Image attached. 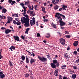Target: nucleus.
<instances>
[{"mask_svg": "<svg viewBox=\"0 0 79 79\" xmlns=\"http://www.w3.org/2000/svg\"><path fill=\"white\" fill-rule=\"evenodd\" d=\"M57 34H59L60 35H61V34L60 32H57Z\"/></svg>", "mask_w": 79, "mask_h": 79, "instance_id": "62", "label": "nucleus"}, {"mask_svg": "<svg viewBox=\"0 0 79 79\" xmlns=\"http://www.w3.org/2000/svg\"><path fill=\"white\" fill-rule=\"evenodd\" d=\"M29 29H30L29 28H27L25 31V34H26V33L28 34V32H29Z\"/></svg>", "mask_w": 79, "mask_h": 79, "instance_id": "29", "label": "nucleus"}, {"mask_svg": "<svg viewBox=\"0 0 79 79\" xmlns=\"http://www.w3.org/2000/svg\"><path fill=\"white\" fill-rule=\"evenodd\" d=\"M9 2V3H11L12 2V1H13V0H8Z\"/></svg>", "mask_w": 79, "mask_h": 79, "instance_id": "61", "label": "nucleus"}, {"mask_svg": "<svg viewBox=\"0 0 79 79\" xmlns=\"http://www.w3.org/2000/svg\"><path fill=\"white\" fill-rule=\"evenodd\" d=\"M68 56H69V55H68V53H67L65 52L64 54V58H66V59H67L68 58Z\"/></svg>", "mask_w": 79, "mask_h": 79, "instance_id": "15", "label": "nucleus"}, {"mask_svg": "<svg viewBox=\"0 0 79 79\" xmlns=\"http://www.w3.org/2000/svg\"><path fill=\"white\" fill-rule=\"evenodd\" d=\"M46 35H45V37H46V38H49L50 37V35L49 33H47L46 34Z\"/></svg>", "mask_w": 79, "mask_h": 79, "instance_id": "26", "label": "nucleus"}, {"mask_svg": "<svg viewBox=\"0 0 79 79\" xmlns=\"http://www.w3.org/2000/svg\"><path fill=\"white\" fill-rule=\"evenodd\" d=\"M73 73H74V71H73L72 70H70V74H73Z\"/></svg>", "mask_w": 79, "mask_h": 79, "instance_id": "44", "label": "nucleus"}, {"mask_svg": "<svg viewBox=\"0 0 79 79\" xmlns=\"http://www.w3.org/2000/svg\"><path fill=\"white\" fill-rule=\"evenodd\" d=\"M79 62V59H78L75 61V63H78Z\"/></svg>", "mask_w": 79, "mask_h": 79, "instance_id": "43", "label": "nucleus"}, {"mask_svg": "<svg viewBox=\"0 0 79 79\" xmlns=\"http://www.w3.org/2000/svg\"><path fill=\"white\" fill-rule=\"evenodd\" d=\"M79 42L78 41H75L73 43V45L75 47H76L78 45Z\"/></svg>", "mask_w": 79, "mask_h": 79, "instance_id": "19", "label": "nucleus"}, {"mask_svg": "<svg viewBox=\"0 0 79 79\" xmlns=\"http://www.w3.org/2000/svg\"><path fill=\"white\" fill-rule=\"evenodd\" d=\"M50 54L46 55V56L48 57H47V58H48V59H49V60H51V57H50Z\"/></svg>", "mask_w": 79, "mask_h": 79, "instance_id": "33", "label": "nucleus"}, {"mask_svg": "<svg viewBox=\"0 0 79 79\" xmlns=\"http://www.w3.org/2000/svg\"><path fill=\"white\" fill-rule=\"evenodd\" d=\"M16 24L17 25H18V26L21 25V22H20L19 21L16 22Z\"/></svg>", "mask_w": 79, "mask_h": 79, "instance_id": "31", "label": "nucleus"}, {"mask_svg": "<svg viewBox=\"0 0 79 79\" xmlns=\"http://www.w3.org/2000/svg\"><path fill=\"white\" fill-rule=\"evenodd\" d=\"M30 13V16H32L33 17V16H35V14H33L34 13V11H31Z\"/></svg>", "mask_w": 79, "mask_h": 79, "instance_id": "12", "label": "nucleus"}, {"mask_svg": "<svg viewBox=\"0 0 79 79\" xmlns=\"http://www.w3.org/2000/svg\"><path fill=\"white\" fill-rule=\"evenodd\" d=\"M25 23L24 25L25 27H29V23L27 22Z\"/></svg>", "mask_w": 79, "mask_h": 79, "instance_id": "21", "label": "nucleus"}, {"mask_svg": "<svg viewBox=\"0 0 79 79\" xmlns=\"http://www.w3.org/2000/svg\"><path fill=\"white\" fill-rule=\"evenodd\" d=\"M59 64H60L58 63L57 64H56V65L55 64L53 63H51L50 64L51 68L54 69H56V67H58V66H59Z\"/></svg>", "mask_w": 79, "mask_h": 79, "instance_id": "3", "label": "nucleus"}, {"mask_svg": "<svg viewBox=\"0 0 79 79\" xmlns=\"http://www.w3.org/2000/svg\"><path fill=\"white\" fill-rule=\"evenodd\" d=\"M63 79H68L67 78V77H63Z\"/></svg>", "mask_w": 79, "mask_h": 79, "instance_id": "64", "label": "nucleus"}, {"mask_svg": "<svg viewBox=\"0 0 79 79\" xmlns=\"http://www.w3.org/2000/svg\"><path fill=\"white\" fill-rule=\"evenodd\" d=\"M73 53L75 55H77V52L76 51H74L73 52Z\"/></svg>", "mask_w": 79, "mask_h": 79, "instance_id": "52", "label": "nucleus"}, {"mask_svg": "<svg viewBox=\"0 0 79 79\" xmlns=\"http://www.w3.org/2000/svg\"><path fill=\"white\" fill-rule=\"evenodd\" d=\"M62 6L63 7L62 8L64 10H66V8H67V6L65 5H63Z\"/></svg>", "mask_w": 79, "mask_h": 79, "instance_id": "22", "label": "nucleus"}, {"mask_svg": "<svg viewBox=\"0 0 79 79\" xmlns=\"http://www.w3.org/2000/svg\"><path fill=\"white\" fill-rule=\"evenodd\" d=\"M63 7L60 8L59 9V10L60 11H61L62 10H63Z\"/></svg>", "mask_w": 79, "mask_h": 79, "instance_id": "51", "label": "nucleus"}, {"mask_svg": "<svg viewBox=\"0 0 79 79\" xmlns=\"http://www.w3.org/2000/svg\"><path fill=\"white\" fill-rule=\"evenodd\" d=\"M2 19H5L3 18L2 15H0V20H2Z\"/></svg>", "mask_w": 79, "mask_h": 79, "instance_id": "38", "label": "nucleus"}, {"mask_svg": "<svg viewBox=\"0 0 79 79\" xmlns=\"http://www.w3.org/2000/svg\"><path fill=\"white\" fill-rule=\"evenodd\" d=\"M15 3H16V2L15 1H12V3H11V5H14Z\"/></svg>", "mask_w": 79, "mask_h": 79, "instance_id": "36", "label": "nucleus"}, {"mask_svg": "<svg viewBox=\"0 0 79 79\" xmlns=\"http://www.w3.org/2000/svg\"><path fill=\"white\" fill-rule=\"evenodd\" d=\"M30 76L29 74L27 73H26L25 74V76L27 78H28V77H29Z\"/></svg>", "mask_w": 79, "mask_h": 79, "instance_id": "25", "label": "nucleus"}, {"mask_svg": "<svg viewBox=\"0 0 79 79\" xmlns=\"http://www.w3.org/2000/svg\"><path fill=\"white\" fill-rule=\"evenodd\" d=\"M12 16L16 17H18V15L17 14H12Z\"/></svg>", "mask_w": 79, "mask_h": 79, "instance_id": "32", "label": "nucleus"}, {"mask_svg": "<svg viewBox=\"0 0 79 79\" xmlns=\"http://www.w3.org/2000/svg\"><path fill=\"white\" fill-rule=\"evenodd\" d=\"M1 29L3 30V31H5V30H6V29L5 27H3L1 28Z\"/></svg>", "mask_w": 79, "mask_h": 79, "instance_id": "40", "label": "nucleus"}, {"mask_svg": "<svg viewBox=\"0 0 79 79\" xmlns=\"http://www.w3.org/2000/svg\"><path fill=\"white\" fill-rule=\"evenodd\" d=\"M11 31V30H10L9 29H7L5 31V33L6 34H8V33H10V32Z\"/></svg>", "mask_w": 79, "mask_h": 79, "instance_id": "11", "label": "nucleus"}, {"mask_svg": "<svg viewBox=\"0 0 79 79\" xmlns=\"http://www.w3.org/2000/svg\"><path fill=\"white\" fill-rule=\"evenodd\" d=\"M20 5H21V6H24V3H22L20 4Z\"/></svg>", "mask_w": 79, "mask_h": 79, "instance_id": "46", "label": "nucleus"}, {"mask_svg": "<svg viewBox=\"0 0 79 79\" xmlns=\"http://www.w3.org/2000/svg\"><path fill=\"white\" fill-rule=\"evenodd\" d=\"M58 69L55 70L54 73V75L56 76V77L58 76Z\"/></svg>", "mask_w": 79, "mask_h": 79, "instance_id": "8", "label": "nucleus"}, {"mask_svg": "<svg viewBox=\"0 0 79 79\" xmlns=\"http://www.w3.org/2000/svg\"><path fill=\"white\" fill-rule=\"evenodd\" d=\"M52 3H53V4H54L55 2V0H52Z\"/></svg>", "mask_w": 79, "mask_h": 79, "instance_id": "57", "label": "nucleus"}, {"mask_svg": "<svg viewBox=\"0 0 79 79\" xmlns=\"http://www.w3.org/2000/svg\"><path fill=\"white\" fill-rule=\"evenodd\" d=\"M42 9V10L43 11V12L45 14L46 13V11H45V9L44 7H41Z\"/></svg>", "mask_w": 79, "mask_h": 79, "instance_id": "20", "label": "nucleus"}, {"mask_svg": "<svg viewBox=\"0 0 79 79\" xmlns=\"http://www.w3.org/2000/svg\"><path fill=\"white\" fill-rule=\"evenodd\" d=\"M15 19L16 21H18L19 20V18H15Z\"/></svg>", "mask_w": 79, "mask_h": 79, "instance_id": "63", "label": "nucleus"}, {"mask_svg": "<svg viewBox=\"0 0 79 79\" xmlns=\"http://www.w3.org/2000/svg\"><path fill=\"white\" fill-rule=\"evenodd\" d=\"M60 43L62 45H64L65 44V40L63 38H61L60 39Z\"/></svg>", "mask_w": 79, "mask_h": 79, "instance_id": "5", "label": "nucleus"}, {"mask_svg": "<svg viewBox=\"0 0 79 79\" xmlns=\"http://www.w3.org/2000/svg\"><path fill=\"white\" fill-rule=\"evenodd\" d=\"M7 18L8 20H10V21H12V20H13V18H12L10 17V16H8Z\"/></svg>", "mask_w": 79, "mask_h": 79, "instance_id": "24", "label": "nucleus"}, {"mask_svg": "<svg viewBox=\"0 0 79 79\" xmlns=\"http://www.w3.org/2000/svg\"><path fill=\"white\" fill-rule=\"evenodd\" d=\"M9 64L10 66H13V64H12V63L11 62V61L9 60Z\"/></svg>", "mask_w": 79, "mask_h": 79, "instance_id": "37", "label": "nucleus"}, {"mask_svg": "<svg viewBox=\"0 0 79 79\" xmlns=\"http://www.w3.org/2000/svg\"><path fill=\"white\" fill-rule=\"evenodd\" d=\"M26 63L29 64V59H28V57H27V56H26Z\"/></svg>", "mask_w": 79, "mask_h": 79, "instance_id": "14", "label": "nucleus"}, {"mask_svg": "<svg viewBox=\"0 0 79 79\" xmlns=\"http://www.w3.org/2000/svg\"><path fill=\"white\" fill-rule=\"evenodd\" d=\"M19 61L20 62V64H22V63H23V61L21 60H20Z\"/></svg>", "mask_w": 79, "mask_h": 79, "instance_id": "55", "label": "nucleus"}, {"mask_svg": "<svg viewBox=\"0 0 79 79\" xmlns=\"http://www.w3.org/2000/svg\"><path fill=\"white\" fill-rule=\"evenodd\" d=\"M21 58L23 61H24V60H25V56H21Z\"/></svg>", "mask_w": 79, "mask_h": 79, "instance_id": "30", "label": "nucleus"}, {"mask_svg": "<svg viewBox=\"0 0 79 79\" xmlns=\"http://www.w3.org/2000/svg\"><path fill=\"white\" fill-rule=\"evenodd\" d=\"M30 24H31V26L34 25L35 24V22L34 20L33 21L32 20H30Z\"/></svg>", "mask_w": 79, "mask_h": 79, "instance_id": "7", "label": "nucleus"}, {"mask_svg": "<svg viewBox=\"0 0 79 79\" xmlns=\"http://www.w3.org/2000/svg\"><path fill=\"white\" fill-rule=\"evenodd\" d=\"M30 62V64H32L33 63H34V62H35V60H34V59L31 58V59Z\"/></svg>", "mask_w": 79, "mask_h": 79, "instance_id": "17", "label": "nucleus"}, {"mask_svg": "<svg viewBox=\"0 0 79 79\" xmlns=\"http://www.w3.org/2000/svg\"><path fill=\"white\" fill-rule=\"evenodd\" d=\"M13 23H14V24H16V21L14 20L13 21Z\"/></svg>", "mask_w": 79, "mask_h": 79, "instance_id": "54", "label": "nucleus"}, {"mask_svg": "<svg viewBox=\"0 0 79 79\" xmlns=\"http://www.w3.org/2000/svg\"><path fill=\"white\" fill-rule=\"evenodd\" d=\"M34 6L35 7V10H37V6H38L36 5Z\"/></svg>", "mask_w": 79, "mask_h": 79, "instance_id": "39", "label": "nucleus"}, {"mask_svg": "<svg viewBox=\"0 0 79 79\" xmlns=\"http://www.w3.org/2000/svg\"><path fill=\"white\" fill-rule=\"evenodd\" d=\"M58 8H59V6L57 5H56L54 7V9L55 10H58Z\"/></svg>", "mask_w": 79, "mask_h": 79, "instance_id": "23", "label": "nucleus"}, {"mask_svg": "<svg viewBox=\"0 0 79 79\" xmlns=\"http://www.w3.org/2000/svg\"><path fill=\"white\" fill-rule=\"evenodd\" d=\"M40 34L39 33H37V37H40Z\"/></svg>", "mask_w": 79, "mask_h": 79, "instance_id": "49", "label": "nucleus"}, {"mask_svg": "<svg viewBox=\"0 0 79 79\" xmlns=\"http://www.w3.org/2000/svg\"><path fill=\"white\" fill-rule=\"evenodd\" d=\"M38 58L40 61H42V62H45V61H47V59L44 57H40V56H38Z\"/></svg>", "mask_w": 79, "mask_h": 79, "instance_id": "2", "label": "nucleus"}, {"mask_svg": "<svg viewBox=\"0 0 79 79\" xmlns=\"http://www.w3.org/2000/svg\"><path fill=\"white\" fill-rule=\"evenodd\" d=\"M5 77V74H2V75H0V77L2 78V79H3V77Z\"/></svg>", "mask_w": 79, "mask_h": 79, "instance_id": "34", "label": "nucleus"}, {"mask_svg": "<svg viewBox=\"0 0 79 79\" xmlns=\"http://www.w3.org/2000/svg\"><path fill=\"white\" fill-rule=\"evenodd\" d=\"M57 15H58V16H61L62 17V18H63V19H66V17H65V16L60 13H57Z\"/></svg>", "mask_w": 79, "mask_h": 79, "instance_id": "9", "label": "nucleus"}, {"mask_svg": "<svg viewBox=\"0 0 79 79\" xmlns=\"http://www.w3.org/2000/svg\"><path fill=\"white\" fill-rule=\"evenodd\" d=\"M10 20H8L7 22L6 23V24H8V23H10Z\"/></svg>", "mask_w": 79, "mask_h": 79, "instance_id": "56", "label": "nucleus"}, {"mask_svg": "<svg viewBox=\"0 0 79 79\" xmlns=\"http://www.w3.org/2000/svg\"><path fill=\"white\" fill-rule=\"evenodd\" d=\"M52 27H54V28H56V25H55V24H54L53 23L52 24Z\"/></svg>", "mask_w": 79, "mask_h": 79, "instance_id": "35", "label": "nucleus"}, {"mask_svg": "<svg viewBox=\"0 0 79 79\" xmlns=\"http://www.w3.org/2000/svg\"><path fill=\"white\" fill-rule=\"evenodd\" d=\"M66 38H68V39H69L70 37H71V35H67L66 36Z\"/></svg>", "mask_w": 79, "mask_h": 79, "instance_id": "47", "label": "nucleus"}, {"mask_svg": "<svg viewBox=\"0 0 79 79\" xmlns=\"http://www.w3.org/2000/svg\"><path fill=\"white\" fill-rule=\"evenodd\" d=\"M58 13H56V14L55 15V17H56V18H57V19H59V22L63 21L62 20V18L61 17V16H60V15L58 16V15H57Z\"/></svg>", "mask_w": 79, "mask_h": 79, "instance_id": "4", "label": "nucleus"}, {"mask_svg": "<svg viewBox=\"0 0 79 79\" xmlns=\"http://www.w3.org/2000/svg\"><path fill=\"white\" fill-rule=\"evenodd\" d=\"M29 21V18H26L24 17L23 18V17H22L21 19V22L22 23H28Z\"/></svg>", "mask_w": 79, "mask_h": 79, "instance_id": "1", "label": "nucleus"}, {"mask_svg": "<svg viewBox=\"0 0 79 79\" xmlns=\"http://www.w3.org/2000/svg\"><path fill=\"white\" fill-rule=\"evenodd\" d=\"M30 3V2H29V1H27V2H25V5H29V4Z\"/></svg>", "mask_w": 79, "mask_h": 79, "instance_id": "28", "label": "nucleus"}, {"mask_svg": "<svg viewBox=\"0 0 79 79\" xmlns=\"http://www.w3.org/2000/svg\"><path fill=\"white\" fill-rule=\"evenodd\" d=\"M43 21H44V23H45V22H48V20L47 19H45L43 20Z\"/></svg>", "mask_w": 79, "mask_h": 79, "instance_id": "48", "label": "nucleus"}, {"mask_svg": "<svg viewBox=\"0 0 79 79\" xmlns=\"http://www.w3.org/2000/svg\"><path fill=\"white\" fill-rule=\"evenodd\" d=\"M60 24L59 25L61 26H64L65 24H66V23H64V22L62 21L61 22H59Z\"/></svg>", "mask_w": 79, "mask_h": 79, "instance_id": "10", "label": "nucleus"}, {"mask_svg": "<svg viewBox=\"0 0 79 79\" xmlns=\"http://www.w3.org/2000/svg\"><path fill=\"white\" fill-rule=\"evenodd\" d=\"M61 67L63 68H66V65H63Z\"/></svg>", "mask_w": 79, "mask_h": 79, "instance_id": "59", "label": "nucleus"}, {"mask_svg": "<svg viewBox=\"0 0 79 79\" xmlns=\"http://www.w3.org/2000/svg\"><path fill=\"white\" fill-rule=\"evenodd\" d=\"M59 79H62V76L60 75L59 76Z\"/></svg>", "mask_w": 79, "mask_h": 79, "instance_id": "53", "label": "nucleus"}, {"mask_svg": "<svg viewBox=\"0 0 79 79\" xmlns=\"http://www.w3.org/2000/svg\"><path fill=\"white\" fill-rule=\"evenodd\" d=\"M73 68L75 69H77V67H76V66H73Z\"/></svg>", "mask_w": 79, "mask_h": 79, "instance_id": "58", "label": "nucleus"}, {"mask_svg": "<svg viewBox=\"0 0 79 79\" xmlns=\"http://www.w3.org/2000/svg\"><path fill=\"white\" fill-rule=\"evenodd\" d=\"M3 58V57L1 55V52H0V60H1L2 58Z\"/></svg>", "mask_w": 79, "mask_h": 79, "instance_id": "42", "label": "nucleus"}, {"mask_svg": "<svg viewBox=\"0 0 79 79\" xmlns=\"http://www.w3.org/2000/svg\"><path fill=\"white\" fill-rule=\"evenodd\" d=\"M13 37L15 40H16L17 42L19 41V38L18 36H14Z\"/></svg>", "mask_w": 79, "mask_h": 79, "instance_id": "6", "label": "nucleus"}, {"mask_svg": "<svg viewBox=\"0 0 79 79\" xmlns=\"http://www.w3.org/2000/svg\"><path fill=\"white\" fill-rule=\"evenodd\" d=\"M21 38L23 39V40H24V39H25V38L23 36V35H22L21 36Z\"/></svg>", "mask_w": 79, "mask_h": 79, "instance_id": "41", "label": "nucleus"}, {"mask_svg": "<svg viewBox=\"0 0 79 79\" xmlns=\"http://www.w3.org/2000/svg\"><path fill=\"white\" fill-rule=\"evenodd\" d=\"M76 77V74L72 75V79H75Z\"/></svg>", "mask_w": 79, "mask_h": 79, "instance_id": "27", "label": "nucleus"}, {"mask_svg": "<svg viewBox=\"0 0 79 79\" xmlns=\"http://www.w3.org/2000/svg\"><path fill=\"white\" fill-rule=\"evenodd\" d=\"M24 16H25V17H26L27 18H29V16L27 15H23Z\"/></svg>", "mask_w": 79, "mask_h": 79, "instance_id": "45", "label": "nucleus"}, {"mask_svg": "<svg viewBox=\"0 0 79 79\" xmlns=\"http://www.w3.org/2000/svg\"><path fill=\"white\" fill-rule=\"evenodd\" d=\"M64 33L65 34H69V32H68V31H65L64 32Z\"/></svg>", "mask_w": 79, "mask_h": 79, "instance_id": "50", "label": "nucleus"}, {"mask_svg": "<svg viewBox=\"0 0 79 79\" xmlns=\"http://www.w3.org/2000/svg\"><path fill=\"white\" fill-rule=\"evenodd\" d=\"M52 63H54V64H57L58 63L59 64V63L58 62V61H57V60H52Z\"/></svg>", "mask_w": 79, "mask_h": 79, "instance_id": "16", "label": "nucleus"}, {"mask_svg": "<svg viewBox=\"0 0 79 79\" xmlns=\"http://www.w3.org/2000/svg\"><path fill=\"white\" fill-rule=\"evenodd\" d=\"M59 2V0H56L55 1V3H58Z\"/></svg>", "mask_w": 79, "mask_h": 79, "instance_id": "60", "label": "nucleus"}, {"mask_svg": "<svg viewBox=\"0 0 79 79\" xmlns=\"http://www.w3.org/2000/svg\"><path fill=\"white\" fill-rule=\"evenodd\" d=\"M9 49L11 50L12 52H13V50H15V46H11L10 48Z\"/></svg>", "mask_w": 79, "mask_h": 79, "instance_id": "18", "label": "nucleus"}, {"mask_svg": "<svg viewBox=\"0 0 79 79\" xmlns=\"http://www.w3.org/2000/svg\"><path fill=\"white\" fill-rule=\"evenodd\" d=\"M6 11H7V10H6V9L5 8L3 9L2 10V13L5 14V13Z\"/></svg>", "mask_w": 79, "mask_h": 79, "instance_id": "13", "label": "nucleus"}]
</instances>
